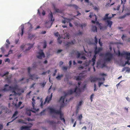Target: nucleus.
Returning a JSON list of instances; mask_svg holds the SVG:
<instances>
[{"label":"nucleus","instance_id":"79ce46f5","mask_svg":"<svg viewBox=\"0 0 130 130\" xmlns=\"http://www.w3.org/2000/svg\"><path fill=\"white\" fill-rule=\"evenodd\" d=\"M1 49L2 52L3 53H4L5 51V50L4 47H1Z\"/></svg>","mask_w":130,"mask_h":130},{"label":"nucleus","instance_id":"a878e982","mask_svg":"<svg viewBox=\"0 0 130 130\" xmlns=\"http://www.w3.org/2000/svg\"><path fill=\"white\" fill-rule=\"evenodd\" d=\"M74 79H76L77 80H79L81 79L82 78L81 77L79 76H75V77Z\"/></svg>","mask_w":130,"mask_h":130},{"label":"nucleus","instance_id":"f8f14e48","mask_svg":"<svg viewBox=\"0 0 130 130\" xmlns=\"http://www.w3.org/2000/svg\"><path fill=\"white\" fill-rule=\"evenodd\" d=\"M76 42L75 40L73 41H71V42H67L65 44V46L67 47H69L70 45L74 44Z\"/></svg>","mask_w":130,"mask_h":130},{"label":"nucleus","instance_id":"4be33fe9","mask_svg":"<svg viewBox=\"0 0 130 130\" xmlns=\"http://www.w3.org/2000/svg\"><path fill=\"white\" fill-rule=\"evenodd\" d=\"M35 36L34 35L29 34L28 35V39H30V40H31L33 39L34 37Z\"/></svg>","mask_w":130,"mask_h":130},{"label":"nucleus","instance_id":"473e14b6","mask_svg":"<svg viewBox=\"0 0 130 130\" xmlns=\"http://www.w3.org/2000/svg\"><path fill=\"white\" fill-rule=\"evenodd\" d=\"M9 74V72H6L5 73L2 75V76L3 77L4 76H6L7 77V76Z\"/></svg>","mask_w":130,"mask_h":130},{"label":"nucleus","instance_id":"6e6d98bb","mask_svg":"<svg viewBox=\"0 0 130 130\" xmlns=\"http://www.w3.org/2000/svg\"><path fill=\"white\" fill-rule=\"evenodd\" d=\"M9 44H8V43L6 44L5 46H6V47L7 48H8L9 46Z\"/></svg>","mask_w":130,"mask_h":130},{"label":"nucleus","instance_id":"09e8293b","mask_svg":"<svg viewBox=\"0 0 130 130\" xmlns=\"http://www.w3.org/2000/svg\"><path fill=\"white\" fill-rule=\"evenodd\" d=\"M94 91L96 90H97V89H96V85L95 84H94Z\"/></svg>","mask_w":130,"mask_h":130},{"label":"nucleus","instance_id":"37998d69","mask_svg":"<svg viewBox=\"0 0 130 130\" xmlns=\"http://www.w3.org/2000/svg\"><path fill=\"white\" fill-rule=\"evenodd\" d=\"M63 70L67 71V67H66L63 66L62 68Z\"/></svg>","mask_w":130,"mask_h":130},{"label":"nucleus","instance_id":"9d476101","mask_svg":"<svg viewBox=\"0 0 130 130\" xmlns=\"http://www.w3.org/2000/svg\"><path fill=\"white\" fill-rule=\"evenodd\" d=\"M89 17L90 18H91L92 17H94L95 18V21L93 20L91 21V22L92 23L94 24L95 23V22L97 21V20L96 16L95 14H94L93 13H90V14L89 16Z\"/></svg>","mask_w":130,"mask_h":130},{"label":"nucleus","instance_id":"6ab92c4d","mask_svg":"<svg viewBox=\"0 0 130 130\" xmlns=\"http://www.w3.org/2000/svg\"><path fill=\"white\" fill-rule=\"evenodd\" d=\"M90 80L91 82H94L97 81V77H91Z\"/></svg>","mask_w":130,"mask_h":130},{"label":"nucleus","instance_id":"c85d7f7f","mask_svg":"<svg viewBox=\"0 0 130 130\" xmlns=\"http://www.w3.org/2000/svg\"><path fill=\"white\" fill-rule=\"evenodd\" d=\"M18 113V112L17 111H16L14 112V113L12 117L11 118H13L15 117L16 116H17Z\"/></svg>","mask_w":130,"mask_h":130},{"label":"nucleus","instance_id":"f3484780","mask_svg":"<svg viewBox=\"0 0 130 130\" xmlns=\"http://www.w3.org/2000/svg\"><path fill=\"white\" fill-rule=\"evenodd\" d=\"M63 19L64 20H63L62 21V22L64 23H65L67 22L68 23V22H70L71 20V19L67 18H66L64 17Z\"/></svg>","mask_w":130,"mask_h":130},{"label":"nucleus","instance_id":"423d86ee","mask_svg":"<svg viewBox=\"0 0 130 130\" xmlns=\"http://www.w3.org/2000/svg\"><path fill=\"white\" fill-rule=\"evenodd\" d=\"M105 56L106 58H105V60L107 61H110L113 58L112 54L109 52L106 53Z\"/></svg>","mask_w":130,"mask_h":130},{"label":"nucleus","instance_id":"a19ab883","mask_svg":"<svg viewBox=\"0 0 130 130\" xmlns=\"http://www.w3.org/2000/svg\"><path fill=\"white\" fill-rule=\"evenodd\" d=\"M45 111V110H44L43 111H41L40 113V115H44V112Z\"/></svg>","mask_w":130,"mask_h":130},{"label":"nucleus","instance_id":"338daca9","mask_svg":"<svg viewBox=\"0 0 130 130\" xmlns=\"http://www.w3.org/2000/svg\"><path fill=\"white\" fill-rule=\"evenodd\" d=\"M126 99L127 101H130V99L128 97H127L126 98Z\"/></svg>","mask_w":130,"mask_h":130},{"label":"nucleus","instance_id":"0eeeda50","mask_svg":"<svg viewBox=\"0 0 130 130\" xmlns=\"http://www.w3.org/2000/svg\"><path fill=\"white\" fill-rule=\"evenodd\" d=\"M39 110V109H36L35 108H33V110H30L27 108L26 109V114L28 116H30L31 114V111L34 113H35L36 112L38 111Z\"/></svg>","mask_w":130,"mask_h":130},{"label":"nucleus","instance_id":"774afa93","mask_svg":"<svg viewBox=\"0 0 130 130\" xmlns=\"http://www.w3.org/2000/svg\"><path fill=\"white\" fill-rule=\"evenodd\" d=\"M126 71L128 72H130V68H128L126 70Z\"/></svg>","mask_w":130,"mask_h":130},{"label":"nucleus","instance_id":"1a4fd4ad","mask_svg":"<svg viewBox=\"0 0 130 130\" xmlns=\"http://www.w3.org/2000/svg\"><path fill=\"white\" fill-rule=\"evenodd\" d=\"M124 55H126V59H127L128 61L125 62V65L123 66H124L126 64H130L129 63L128 60H130V53H128L127 52H125L124 53Z\"/></svg>","mask_w":130,"mask_h":130},{"label":"nucleus","instance_id":"a18cd8bd","mask_svg":"<svg viewBox=\"0 0 130 130\" xmlns=\"http://www.w3.org/2000/svg\"><path fill=\"white\" fill-rule=\"evenodd\" d=\"M58 43L60 44H61L62 42V41L61 40H60V39L58 37Z\"/></svg>","mask_w":130,"mask_h":130},{"label":"nucleus","instance_id":"7c9ffc66","mask_svg":"<svg viewBox=\"0 0 130 130\" xmlns=\"http://www.w3.org/2000/svg\"><path fill=\"white\" fill-rule=\"evenodd\" d=\"M63 76V75L62 74H61L60 75H58L56 77V78L58 80H60L61 79V77H62Z\"/></svg>","mask_w":130,"mask_h":130},{"label":"nucleus","instance_id":"69168bd1","mask_svg":"<svg viewBox=\"0 0 130 130\" xmlns=\"http://www.w3.org/2000/svg\"><path fill=\"white\" fill-rule=\"evenodd\" d=\"M102 66L103 67H106V65L105 63H103L102 65Z\"/></svg>","mask_w":130,"mask_h":130},{"label":"nucleus","instance_id":"864d4df0","mask_svg":"<svg viewBox=\"0 0 130 130\" xmlns=\"http://www.w3.org/2000/svg\"><path fill=\"white\" fill-rule=\"evenodd\" d=\"M55 36L57 37H58L59 36V33L58 32H57L56 33H55Z\"/></svg>","mask_w":130,"mask_h":130},{"label":"nucleus","instance_id":"c756f323","mask_svg":"<svg viewBox=\"0 0 130 130\" xmlns=\"http://www.w3.org/2000/svg\"><path fill=\"white\" fill-rule=\"evenodd\" d=\"M82 101H81L79 102V103L77 105V109H78L79 108V106L82 105Z\"/></svg>","mask_w":130,"mask_h":130},{"label":"nucleus","instance_id":"ea45409f","mask_svg":"<svg viewBox=\"0 0 130 130\" xmlns=\"http://www.w3.org/2000/svg\"><path fill=\"white\" fill-rule=\"evenodd\" d=\"M55 11L57 12L60 13L61 11L58 9L55 8Z\"/></svg>","mask_w":130,"mask_h":130},{"label":"nucleus","instance_id":"72a5a7b5","mask_svg":"<svg viewBox=\"0 0 130 130\" xmlns=\"http://www.w3.org/2000/svg\"><path fill=\"white\" fill-rule=\"evenodd\" d=\"M46 82L45 83H40V84L41 86H42V87H44V86L46 84Z\"/></svg>","mask_w":130,"mask_h":130},{"label":"nucleus","instance_id":"aec40b11","mask_svg":"<svg viewBox=\"0 0 130 130\" xmlns=\"http://www.w3.org/2000/svg\"><path fill=\"white\" fill-rule=\"evenodd\" d=\"M20 27L21 29V36H22L23 35V32H24V26L23 25H21Z\"/></svg>","mask_w":130,"mask_h":130},{"label":"nucleus","instance_id":"bb28decb","mask_svg":"<svg viewBox=\"0 0 130 130\" xmlns=\"http://www.w3.org/2000/svg\"><path fill=\"white\" fill-rule=\"evenodd\" d=\"M96 55H94L93 57L92 58V62H93V63H95V59L96 58Z\"/></svg>","mask_w":130,"mask_h":130},{"label":"nucleus","instance_id":"49530a36","mask_svg":"<svg viewBox=\"0 0 130 130\" xmlns=\"http://www.w3.org/2000/svg\"><path fill=\"white\" fill-rule=\"evenodd\" d=\"M36 83H34L32 84L30 86V88H34V86L36 84Z\"/></svg>","mask_w":130,"mask_h":130},{"label":"nucleus","instance_id":"13d9d810","mask_svg":"<svg viewBox=\"0 0 130 130\" xmlns=\"http://www.w3.org/2000/svg\"><path fill=\"white\" fill-rule=\"evenodd\" d=\"M31 92V91H30L29 92L27 93L26 96H30V94Z\"/></svg>","mask_w":130,"mask_h":130},{"label":"nucleus","instance_id":"2eb2a0df","mask_svg":"<svg viewBox=\"0 0 130 130\" xmlns=\"http://www.w3.org/2000/svg\"><path fill=\"white\" fill-rule=\"evenodd\" d=\"M47 122L50 124L53 125L54 128H55L56 127L55 124L57 123L56 122L54 121H47Z\"/></svg>","mask_w":130,"mask_h":130},{"label":"nucleus","instance_id":"e2e57ef3","mask_svg":"<svg viewBox=\"0 0 130 130\" xmlns=\"http://www.w3.org/2000/svg\"><path fill=\"white\" fill-rule=\"evenodd\" d=\"M100 75L102 76H106V74L104 73H100Z\"/></svg>","mask_w":130,"mask_h":130},{"label":"nucleus","instance_id":"dca6fc26","mask_svg":"<svg viewBox=\"0 0 130 130\" xmlns=\"http://www.w3.org/2000/svg\"><path fill=\"white\" fill-rule=\"evenodd\" d=\"M97 47H96L94 51V53L95 55H96L98 54L102 50V48L100 47H99L97 50Z\"/></svg>","mask_w":130,"mask_h":130},{"label":"nucleus","instance_id":"5701e85b","mask_svg":"<svg viewBox=\"0 0 130 130\" xmlns=\"http://www.w3.org/2000/svg\"><path fill=\"white\" fill-rule=\"evenodd\" d=\"M18 122L20 123H21L23 124H26V123L24 121V120H22L21 119H19L18 120Z\"/></svg>","mask_w":130,"mask_h":130},{"label":"nucleus","instance_id":"9b49d317","mask_svg":"<svg viewBox=\"0 0 130 130\" xmlns=\"http://www.w3.org/2000/svg\"><path fill=\"white\" fill-rule=\"evenodd\" d=\"M52 93H51L50 96H47L46 98L45 101L44 103V104H45L47 102L48 103L52 99Z\"/></svg>","mask_w":130,"mask_h":130},{"label":"nucleus","instance_id":"393cba45","mask_svg":"<svg viewBox=\"0 0 130 130\" xmlns=\"http://www.w3.org/2000/svg\"><path fill=\"white\" fill-rule=\"evenodd\" d=\"M32 105L33 108H35V99L34 98H33L32 99Z\"/></svg>","mask_w":130,"mask_h":130},{"label":"nucleus","instance_id":"c03bdc74","mask_svg":"<svg viewBox=\"0 0 130 130\" xmlns=\"http://www.w3.org/2000/svg\"><path fill=\"white\" fill-rule=\"evenodd\" d=\"M126 17V15H125L124 14V15L123 16L120 17H119V18L120 19H122L125 18Z\"/></svg>","mask_w":130,"mask_h":130},{"label":"nucleus","instance_id":"b1692460","mask_svg":"<svg viewBox=\"0 0 130 130\" xmlns=\"http://www.w3.org/2000/svg\"><path fill=\"white\" fill-rule=\"evenodd\" d=\"M115 4V3H113L112 4H110V3H108L106 4L105 6L106 7H108L109 6H111L112 5H113Z\"/></svg>","mask_w":130,"mask_h":130},{"label":"nucleus","instance_id":"f257e3e1","mask_svg":"<svg viewBox=\"0 0 130 130\" xmlns=\"http://www.w3.org/2000/svg\"><path fill=\"white\" fill-rule=\"evenodd\" d=\"M74 92L75 93L76 96H79L80 95L81 92V89L79 88H78L77 86H76L75 88L74 91L72 89H71L65 94L64 96H61L60 100L59 101L61 104V107H63L68 102V100L66 98L67 97L68 95L71 94Z\"/></svg>","mask_w":130,"mask_h":130},{"label":"nucleus","instance_id":"412c9836","mask_svg":"<svg viewBox=\"0 0 130 130\" xmlns=\"http://www.w3.org/2000/svg\"><path fill=\"white\" fill-rule=\"evenodd\" d=\"M97 27L95 26H93L92 28V30L93 32H97Z\"/></svg>","mask_w":130,"mask_h":130},{"label":"nucleus","instance_id":"39448f33","mask_svg":"<svg viewBox=\"0 0 130 130\" xmlns=\"http://www.w3.org/2000/svg\"><path fill=\"white\" fill-rule=\"evenodd\" d=\"M31 70V68L30 67L28 68V73L29 76L30 77V78L32 80L35 81V80H37L38 77H37V76L35 74L31 75L30 74V71Z\"/></svg>","mask_w":130,"mask_h":130},{"label":"nucleus","instance_id":"f704fd0d","mask_svg":"<svg viewBox=\"0 0 130 130\" xmlns=\"http://www.w3.org/2000/svg\"><path fill=\"white\" fill-rule=\"evenodd\" d=\"M120 6L119 5L118 6L117 9H116L115 8H113V9L114 10H119Z\"/></svg>","mask_w":130,"mask_h":130},{"label":"nucleus","instance_id":"4d7b16f0","mask_svg":"<svg viewBox=\"0 0 130 130\" xmlns=\"http://www.w3.org/2000/svg\"><path fill=\"white\" fill-rule=\"evenodd\" d=\"M63 63V62L62 61H60L59 62V65L60 66H61V65H62Z\"/></svg>","mask_w":130,"mask_h":130},{"label":"nucleus","instance_id":"bf43d9fd","mask_svg":"<svg viewBox=\"0 0 130 130\" xmlns=\"http://www.w3.org/2000/svg\"><path fill=\"white\" fill-rule=\"evenodd\" d=\"M6 42L8 44H10V43L9 42V40L8 39H7L6 40Z\"/></svg>","mask_w":130,"mask_h":130},{"label":"nucleus","instance_id":"052dcab7","mask_svg":"<svg viewBox=\"0 0 130 130\" xmlns=\"http://www.w3.org/2000/svg\"><path fill=\"white\" fill-rule=\"evenodd\" d=\"M82 34V32L81 31H79V32H78L77 33V35H81Z\"/></svg>","mask_w":130,"mask_h":130},{"label":"nucleus","instance_id":"58836bf2","mask_svg":"<svg viewBox=\"0 0 130 130\" xmlns=\"http://www.w3.org/2000/svg\"><path fill=\"white\" fill-rule=\"evenodd\" d=\"M43 44H43V48H46V41H45L44 42Z\"/></svg>","mask_w":130,"mask_h":130},{"label":"nucleus","instance_id":"4c0bfd02","mask_svg":"<svg viewBox=\"0 0 130 130\" xmlns=\"http://www.w3.org/2000/svg\"><path fill=\"white\" fill-rule=\"evenodd\" d=\"M95 40L94 41L96 44H97L98 43V39L97 38L96 36H95L94 38Z\"/></svg>","mask_w":130,"mask_h":130},{"label":"nucleus","instance_id":"cd10ccee","mask_svg":"<svg viewBox=\"0 0 130 130\" xmlns=\"http://www.w3.org/2000/svg\"><path fill=\"white\" fill-rule=\"evenodd\" d=\"M86 26V24L85 23H83L82 24L79 25V26H80L82 29H83V27H85Z\"/></svg>","mask_w":130,"mask_h":130},{"label":"nucleus","instance_id":"20e7f679","mask_svg":"<svg viewBox=\"0 0 130 130\" xmlns=\"http://www.w3.org/2000/svg\"><path fill=\"white\" fill-rule=\"evenodd\" d=\"M109 14H106L105 16L103 18V20H104L106 23L107 24V26H109L110 28H111V26L112 24V22L110 20L112 18V17H113L114 15H116V14H112V17H108V15Z\"/></svg>","mask_w":130,"mask_h":130},{"label":"nucleus","instance_id":"e433bc0d","mask_svg":"<svg viewBox=\"0 0 130 130\" xmlns=\"http://www.w3.org/2000/svg\"><path fill=\"white\" fill-rule=\"evenodd\" d=\"M76 54L77 55V57L78 58H79L80 57L81 54L80 53H79L78 52H77V53Z\"/></svg>","mask_w":130,"mask_h":130},{"label":"nucleus","instance_id":"2f4dec72","mask_svg":"<svg viewBox=\"0 0 130 130\" xmlns=\"http://www.w3.org/2000/svg\"><path fill=\"white\" fill-rule=\"evenodd\" d=\"M82 117H83L82 116V115L81 114L78 117V119L80 122L82 118Z\"/></svg>","mask_w":130,"mask_h":130},{"label":"nucleus","instance_id":"de8ad7c7","mask_svg":"<svg viewBox=\"0 0 130 130\" xmlns=\"http://www.w3.org/2000/svg\"><path fill=\"white\" fill-rule=\"evenodd\" d=\"M13 51L12 50H10L8 52V54L10 55V54H12L13 52Z\"/></svg>","mask_w":130,"mask_h":130},{"label":"nucleus","instance_id":"a211bd4d","mask_svg":"<svg viewBox=\"0 0 130 130\" xmlns=\"http://www.w3.org/2000/svg\"><path fill=\"white\" fill-rule=\"evenodd\" d=\"M34 43L33 44H31L30 43H28L27 44V45L29 46L28 47L27 49L26 50V51H28L31 48L33 47Z\"/></svg>","mask_w":130,"mask_h":130},{"label":"nucleus","instance_id":"0e129e2a","mask_svg":"<svg viewBox=\"0 0 130 130\" xmlns=\"http://www.w3.org/2000/svg\"><path fill=\"white\" fill-rule=\"evenodd\" d=\"M22 102H19L18 106L19 107L22 104Z\"/></svg>","mask_w":130,"mask_h":130},{"label":"nucleus","instance_id":"680f3d73","mask_svg":"<svg viewBox=\"0 0 130 130\" xmlns=\"http://www.w3.org/2000/svg\"><path fill=\"white\" fill-rule=\"evenodd\" d=\"M81 58L83 59L84 60H85L86 59V57L84 56H82L81 57Z\"/></svg>","mask_w":130,"mask_h":130},{"label":"nucleus","instance_id":"c9c22d12","mask_svg":"<svg viewBox=\"0 0 130 130\" xmlns=\"http://www.w3.org/2000/svg\"><path fill=\"white\" fill-rule=\"evenodd\" d=\"M17 118H18L17 117H16L14 119H13L12 121H11L9 122L8 123H7V126H8V125H9V123H10L11 122H13V121H14L15 119H16Z\"/></svg>","mask_w":130,"mask_h":130},{"label":"nucleus","instance_id":"5fc2aeb1","mask_svg":"<svg viewBox=\"0 0 130 130\" xmlns=\"http://www.w3.org/2000/svg\"><path fill=\"white\" fill-rule=\"evenodd\" d=\"M3 126L2 124H0V130H1L3 128Z\"/></svg>","mask_w":130,"mask_h":130},{"label":"nucleus","instance_id":"ddd939ff","mask_svg":"<svg viewBox=\"0 0 130 130\" xmlns=\"http://www.w3.org/2000/svg\"><path fill=\"white\" fill-rule=\"evenodd\" d=\"M53 16L52 12L51 11V12L49 13V15H48L49 19L51 20V23L52 25V24L54 20V18L53 19Z\"/></svg>","mask_w":130,"mask_h":130},{"label":"nucleus","instance_id":"3c124183","mask_svg":"<svg viewBox=\"0 0 130 130\" xmlns=\"http://www.w3.org/2000/svg\"><path fill=\"white\" fill-rule=\"evenodd\" d=\"M10 61V60L9 58H7L5 60V62H9Z\"/></svg>","mask_w":130,"mask_h":130},{"label":"nucleus","instance_id":"8fccbe9b","mask_svg":"<svg viewBox=\"0 0 130 130\" xmlns=\"http://www.w3.org/2000/svg\"><path fill=\"white\" fill-rule=\"evenodd\" d=\"M25 46V45L24 44H23L21 46H20V48L22 49H23L24 47V46Z\"/></svg>","mask_w":130,"mask_h":130},{"label":"nucleus","instance_id":"603ef678","mask_svg":"<svg viewBox=\"0 0 130 130\" xmlns=\"http://www.w3.org/2000/svg\"><path fill=\"white\" fill-rule=\"evenodd\" d=\"M104 83L103 82H99V87H100L101 85Z\"/></svg>","mask_w":130,"mask_h":130},{"label":"nucleus","instance_id":"6e6552de","mask_svg":"<svg viewBox=\"0 0 130 130\" xmlns=\"http://www.w3.org/2000/svg\"><path fill=\"white\" fill-rule=\"evenodd\" d=\"M38 54L37 56V58L39 59H42V57L44 58L45 57V54L43 52V50H40L38 53Z\"/></svg>","mask_w":130,"mask_h":130},{"label":"nucleus","instance_id":"7ed1b4c3","mask_svg":"<svg viewBox=\"0 0 130 130\" xmlns=\"http://www.w3.org/2000/svg\"><path fill=\"white\" fill-rule=\"evenodd\" d=\"M62 107L60 106V108ZM48 109L50 110L51 113H55L59 114L60 115V118L61 121H63L64 124L65 123V120L63 117V114L62 113L61 108L59 110H55L54 109L48 107Z\"/></svg>","mask_w":130,"mask_h":130},{"label":"nucleus","instance_id":"4468645a","mask_svg":"<svg viewBox=\"0 0 130 130\" xmlns=\"http://www.w3.org/2000/svg\"><path fill=\"white\" fill-rule=\"evenodd\" d=\"M31 127L30 126H22L20 127V130H23L25 129L27 130H30V128Z\"/></svg>","mask_w":130,"mask_h":130},{"label":"nucleus","instance_id":"f03ea898","mask_svg":"<svg viewBox=\"0 0 130 130\" xmlns=\"http://www.w3.org/2000/svg\"><path fill=\"white\" fill-rule=\"evenodd\" d=\"M8 86L9 85H8L5 84L4 86L5 88L3 89H2V91H11L13 94V95L11 94L10 95V96H11L12 95L14 96H14L16 95L17 93L15 92V91L18 90H19L18 86L17 85H15L13 87L9 86L8 88L7 89L6 88V87Z\"/></svg>","mask_w":130,"mask_h":130}]
</instances>
